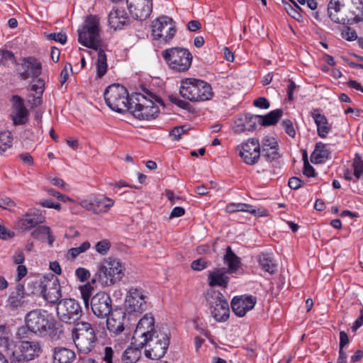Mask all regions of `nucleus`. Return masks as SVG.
<instances>
[{
  "mask_svg": "<svg viewBox=\"0 0 363 363\" xmlns=\"http://www.w3.org/2000/svg\"><path fill=\"white\" fill-rule=\"evenodd\" d=\"M11 101L13 110L11 118L13 123L15 125L26 124L28 121L29 112L24 106L23 99L18 96H13Z\"/></svg>",
  "mask_w": 363,
  "mask_h": 363,
  "instance_id": "nucleus-20",
  "label": "nucleus"
},
{
  "mask_svg": "<svg viewBox=\"0 0 363 363\" xmlns=\"http://www.w3.org/2000/svg\"><path fill=\"white\" fill-rule=\"evenodd\" d=\"M352 4L351 12L354 16V20L359 23L363 21V1L362 0H350Z\"/></svg>",
  "mask_w": 363,
  "mask_h": 363,
  "instance_id": "nucleus-42",
  "label": "nucleus"
},
{
  "mask_svg": "<svg viewBox=\"0 0 363 363\" xmlns=\"http://www.w3.org/2000/svg\"><path fill=\"white\" fill-rule=\"evenodd\" d=\"M75 275L81 282H84L90 277V273L88 269H86L83 267H79L76 269Z\"/></svg>",
  "mask_w": 363,
  "mask_h": 363,
  "instance_id": "nucleus-53",
  "label": "nucleus"
},
{
  "mask_svg": "<svg viewBox=\"0 0 363 363\" xmlns=\"http://www.w3.org/2000/svg\"><path fill=\"white\" fill-rule=\"evenodd\" d=\"M75 358V353L65 347H56L53 352L54 363H70Z\"/></svg>",
  "mask_w": 363,
  "mask_h": 363,
  "instance_id": "nucleus-29",
  "label": "nucleus"
},
{
  "mask_svg": "<svg viewBox=\"0 0 363 363\" xmlns=\"http://www.w3.org/2000/svg\"><path fill=\"white\" fill-rule=\"evenodd\" d=\"M239 156L247 164L253 165L257 162L260 154L261 146L258 140L250 138L237 147Z\"/></svg>",
  "mask_w": 363,
  "mask_h": 363,
  "instance_id": "nucleus-16",
  "label": "nucleus"
},
{
  "mask_svg": "<svg viewBox=\"0 0 363 363\" xmlns=\"http://www.w3.org/2000/svg\"><path fill=\"white\" fill-rule=\"evenodd\" d=\"M354 174L355 177L359 179L363 175V162L359 157H356L353 163Z\"/></svg>",
  "mask_w": 363,
  "mask_h": 363,
  "instance_id": "nucleus-51",
  "label": "nucleus"
},
{
  "mask_svg": "<svg viewBox=\"0 0 363 363\" xmlns=\"http://www.w3.org/2000/svg\"><path fill=\"white\" fill-rule=\"evenodd\" d=\"M311 116L317 126V133L321 138H325L330 131L331 127L327 118L319 113L318 109H314L311 112Z\"/></svg>",
  "mask_w": 363,
  "mask_h": 363,
  "instance_id": "nucleus-27",
  "label": "nucleus"
},
{
  "mask_svg": "<svg viewBox=\"0 0 363 363\" xmlns=\"http://www.w3.org/2000/svg\"><path fill=\"white\" fill-rule=\"evenodd\" d=\"M114 200L106 196L96 197L92 202V213H106L114 205Z\"/></svg>",
  "mask_w": 363,
  "mask_h": 363,
  "instance_id": "nucleus-30",
  "label": "nucleus"
},
{
  "mask_svg": "<svg viewBox=\"0 0 363 363\" xmlns=\"http://www.w3.org/2000/svg\"><path fill=\"white\" fill-rule=\"evenodd\" d=\"M227 273L228 272L224 268L216 269L209 272L208 276L209 286L226 288L229 281V278L226 275Z\"/></svg>",
  "mask_w": 363,
  "mask_h": 363,
  "instance_id": "nucleus-26",
  "label": "nucleus"
},
{
  "mask_svg": "<svg viewBox=\"0 0 363 363\" xmlns=\"http://www.w3.org/2000/svg\"><path fill=\"white\" fill-rule=\"evenodd\" d=\"M42 347L38 341H21L13 352L11 363H24L39 357Z\"/></svg>",
  "mask_w": 363,
  "mask_h": 363,
  "instance_id": "nucleus-11",
  "label": "nucleus"
},
{
  "mask_svg": "<svg viewBox=\"0 0 363 363\" xmlns=\"http://www.w3.org/2000/svg\"><path fill=\"white\" fill-rule=\"evenodd\" d=\"M143 93L135 92L131 95L130 111L140 120H152L159 114V107L156 104H162V99L143 88Z\"/></svg>",
  "mask_w": 363,
  "mask_h": 363,
  "instance_id": "nucleus-2",
  "label": "nucleus"
},
{
  "mask_svg": "<svg viewBox=\"0 0 363 363\" xmlns=\"http://www.w3.org/2000/svg\"><path fill=\"white\" fill-rule=\"evenodd\" d=\"M125 313L122 310H117L111 313L108 318L103 320L92 318V350L105 363H113L114 351L111 347L106 345L107 333L106 327L115 334L121 333L124 329Z\"/></svg>",
  "mask_w": 363,
  "mask_h": 363,
  "instance_id": "nucleus-1",
  "label": "nucleus"
},
{
  "mask_svg": "<svg viewBox=\"0 0 363 363\" xmlns=\"http://www.w3.org/2000/svg\"><path fill=\"white\" fill-rule=\"evenodd\" d=\"M79 43L88 48H91V24H85L78 30Z\"/></svg>",
  "mask_w": 363,
  "mask_h": 363,
  "instance_id": "nucleus-37",
  "label": "nucleus"
},
{
  "mask_svg": "<svg viewBox=\"0 0 363 363\" xmlns=\"http://www.w3.org/2000/svg\"><path fill=\"white\" fill-rule=\"evenodd\" d=\"M125 267L117 259L108 257L104 259L98 267L96 278L92 279V284L97 279L106 286L115 284L124 276Z\"/></svg>",
  "mask_w": 363,
  "mask_h": 363,
  "instance_id": "nucleus-5",
  "label": "nucleus"
},
{
  "mask_svg": "<svg viewBox=\"0 0 363 363\" xmlns=\"http://www.w3.org/2000/svg\"><path fill=\"white\" fill-rule=\"evenodd\" d=\"M126 2L128 8L135 20L144 21L150 16L152 10L148 5H145L141 9L138 8L133 9V6L131 3H129V0H126Z\"/></svg>",
  "mask_w": 363,
  "mask_h": 363,
  "instance_id": "nucleus-35",
  "label": "nucleus"
},
{
  "mask_svg": "<svg viewBox=\"0 0 363 363\" xmlns=\"http://www.w3.org/2000/svg\"><path fill=\"white\" fill-rule=\"evenodd\" d=\"M106 104L116 112L130 110L131 96L129 98L127 89L120 84L108 86L104 94Z\"/></svg>",
  "mask_w": 363,
  "mask_h": 363,
  "instance_id": "nucleus-6",
  "label": "nucleus"
},
{
  "mask_svg": "<svg viewBox=\"0 0 363 363\" xmlns=\"http://www.w3.org/2000/svg\"><path fill=\"white\" fill-rule=\"evenodd\" d=\"M41 64L34 57H28L23 60L18 69L21 79L38 77L41 74Z\"/></svg>",
  "mask_w": 363,
  "mask_h": 363,
  "instance_id": "nucleus-22",
  "label": "nucleus"
},
{
  "mask_svg": "<svg viewBox=\"0 0 363 363\" xmlns=\"http://www.w3.org/2000/svg\"><path fill=\"white\" fill-rule=\"evenodd\" d=\"M42 96L43 95H39V94H37V96H34V95L29 96L28 103L35 107H37V106L41 105V104L43 102Z\"/></svg>",
  "mask_w": 363,
  "mask_h": 363,
  "instance_id": "nucleus-62",
  "label": "nucleus"
},
{
  "mask_svg": "<svg viewBox=\"0 0 363 363\" xmlns=\"http://www.w3.org/2000/svg\"><path fill=\"white\" fill-rule=\"evenodd\" d=\"M281 125L285 132L291 138L296 135V130L293 126V123L290 120H284L281 122Z\"/></svg>",
  "mask_w": 363,
  "mask_h": 363,
  "instance_id": "nucleus-52",
  "label": "nucleus"
},
{
  "mask_svg": "<svg viewBox=\"0 0 363 363\" xmlns=\"http://www.w3.org/2000/svg\"><path fill=\"white\" fill-rule=\"evenodd\" d=\"M40 289L44 299L51 304H57L62 297L61 286L56 277L44 279L40 282Z\"/></svg>",
  "mask_w": 363,
  "mask_h": 363,
  "instance_id": "nucleus-18",
  "label": "nucleus"
},
{
  "mask_svg": "<svg viewBox=\"0 0 363 363\" xmlns=\"http://www.w3.org/2000/svg\"><path fill=\"white\" fill-rule=\"evenodd\" d=\"M14 233L7 230L5 227L0 225V238L6 240L14 236Z\"/></svg>",
  "mask_w": 363,
  "mask_h": 363,
  "instance_id": "nucleus-63",
  "label": "nucleus"
},
{
  "mask_svg": "<svg viewBox=\"0 0 363 363\" xmlns=\"http://www.w3.org/2000/svg\"><path fill=\"white\" fill-rule=\"evenodd\" d=\"M187 130L188 128L186 125L177 126L169 132V135L173 137L174 140H178L181 138L182 135L187 131Z\"/></svg>",
  "mask_w": 363,
  "mask_h": 363,
  "instance_id": "nucleus-50",
  "label": "nucleus"
},
{
  "mask_svg": "<svg viewBox=\"0 0 363 363\" xmlns=\"http://www.w3.org/2000/svg\"><path fill=\"white\" fill-rule=\"evenodd\" d=\"M224 262L228 266V269H226L228 273L235 272L239 267L240 259L234 254L230 247H227L226 254L224 256Z\"/></svg>",
  "mask_w": 363,
  "mask_h": 363,
  "instance_id": "nucleus-36",
  "label": "nucleus"
},
{
  "mask_svg": "<svg viewBox=\"0 0 363 363\" xmlns=\"http://www.w3.org/2000/svg\"><path fill=\"white\" fill-rule=\"evenodd\" d=\"M179 93L181 96L191 102L211 100L213 96L212 87L207 82L196 79L185 78L181 81Z\"/></svg>",
  "mask_w": 363,
  "mask_h": 363,
  "instance_id": "nucleus-3",
  "label": "nucleus"
},
{
  "mask_svg": "<svg viewBox=\"0 0 363 363\" xmlns=\"http://www.w3.org/2000/svg\"><path fill=\"white\" fill-rule=\"evenodd\" d=\"M72 72V65L69 62H67L65 65V67L63 69L61 72L60 74V83L61 85H63L69 77V73Z\"/></svg>",
  "mask_w": 363,
  "mask_h": 363,
  "instance_id": "nucleus-55",
  "label": "nucleus"
},
{
  "mask_svg": "<svg viewBox=\"0 0 363 363\" xmlns=\"http://www.w3.org/2000/svg\"><path fill=\"white\" fill-rule=\"evenodd\" d=\"M191 266L194 270L201 271L207 267V262L203 259H199L193 261Z\"/></svg>",
  "mask_w": 363,
  "mask_h": 363,
  "instance_id": "nucleus-58",
  "label": "nucleus"
},
{
  "mask_svg": "<svg viewBox=\"0 0 363 363\" xmlns=\"http://www.w3.org/2000/svg\"><path fill=\"white\" fill-rule=\"evenodd\" d=\"M31 90L36 94L43 95L45 90V82L42 79H38L31 86Z\"/></svg>",
  "mask_w": 363,
  "mask_h": 363,
  "instance_id": "nucleus-54",
  "label": "nucleus"
},
{
  "mask_svg": "<svg viewBox=\"0 0 363 363\" xmlns=\"http://www.w3.org/2000/svg\"><path fill=\"white\" fill-rule=\"evenodd\" d=\"M127 13L123 9L113 8L108 15V23H125Z\"/></svg>",
  "mask_w": 363,
  "mask_h": 363,
  "instance_id": "nucleus-40",
  "label": "nucleus"
},
{
  "mask_svg": "<svg viewBox=\"0 0 363 363\" xmlns=\"http://www.w3.org/2000/svg\"><path fill=\"white\" fill-rule=\"evenodd\" d=\"M341 35L343 38L349 41L354 40L357 38L356 31L348 26H345L341 29Z\"/></svg>",
  "mask_w": 363,
  "mask_h": 363,
  "instance_id": "nucleus-49",
  "label": "nucleus"
},
{
  "mask_svg": "<svg viewBox=\"0 0 363 363\" xmlns=\"http://www.w3.org/2000/svg\"><path fill=\"white\" fill-rule=\"evenodd\" d=\"M169 344V338L166 332H155L147 337L145 351L146 356L152 359L162 358L166 353Z\"/></svg>",
  "mask_w": 363,
  "mask_h": 363,
  "instance_id": "nucleus-9",
  "label": "nucleus"
},
{
  "mask_svg": "<svg viewBox=\"0 0 363 363\" xmlns=\"http://www.w3.org/2000/svg\"><path fill=\"white\" fill-rule=\"evenodd\" d=\"M254 105L260 108L267 109L269 107V101L264 97H259L254 101Z\"/></svg>",
  "mask_w": 363,
  "mask_h": 363,
  "instance_id": "nucleus-61",
  "label": "nucleus"
},
{
  "mask_svg": "<svg viewBox=\"0 0 363 363\" xmlns=\"http://www.w3.org/2000/svg\"><path fill=\"white\" fill-rule=\"evenodd\" d=\"M111 310V300L107 294L101 291L92 296V313L99 320L105 319Z\"/></svg>",
  "mask_w": 363,
  "mask_h": 363,
  "instance_id": "nucleus-19",
  "label": "nucleus"
},
{
  "mask_svg": "<svg viewBox=\"0 0 363 363\" xmlns=\"http://www.w3.org/2000/svg\"><path fill=\"white\" fill-rule=\"evenodd\" d=\"M282 114L283 111L281 109H276L270 111L265 116H256L257 121L263 126L273 125L278 122Z\"/></svg>",
  "mask_w": 363,
  "mask_h": 363,
  "instance_id": "nucleus-32",
  "label": "nucleus"
},
{
  "mask_svg": "<svg viewBox=\"0 0 363 363\" xmlns=\"http://www.w3.org/2000/svg\"><path fill=\"white\" fill-rule=\"evenodd\" d=\"M13 143L12 133L9 131H2L0 133V154L5 152L9 150Z\"/></svg>",
  "mask_w": 363,
  "mask_h": 363,
  "instance_id": "nucleus-41",
  "label": "nucleus"
},
{
  "mask_svg": "<svg viewBox=\"0 0 363 363\" xmlns=\"http://www.w3.org/2000/svg\"><path fill=\"white\" fill-rule=\"evenodd\" d=\"M89 247L90 243L87 241L84 242L79 247L69 249L67 254V258L68 259H74L79 254L86 251Z\"/></svg>",
  "mask_w": 363,
  "mask_h": 363,
  "instance_id": "nucleus-44",
  "label": "nucleus"
},
{
  "mask_svg": "<svg viewBox=\"0 0 363 363\" xmlns=\"http://www.w3.org/2000/svg\"><path fill=\"white\" fill-rule=\"evenodd\" d=\"M262 152L267 161H273L279 157L278 143L272 136H266L262 141Z\"/></svg>",
  "mask_w": 363,
  "mask_h": 363,
  "instance_id": "nucleus-24",
  "label": "nucleus"
},
{
  "mask_svg": "<svg viewBox=\"0 0 363 363\" xmlns=\"http://www.w3.org/2000/svg\"><path fill=\"white\" fill-rule=\"evenodd\" d=\"M304 160V169L303 174L308 177H314L315 176V169L314 168L308 163L307 160V155H303Z\"/></svg>",
  "mask_w": 363,
  "mask_h": 363,
  "instance_id": "nucleus-56",
  "label": "nucleus"
},
{
  "mask_svg": "<svg viewBox=\"0 0 363 363\" xmlns=\"http://www.w3.org/2000/svg\"><path fill=\"white\" fill-rule=\"evenodd\" d=\"M0 65L6 66L10 63H16V57L11 51L1 49L0 50Z\"/></svg>",
  "mask_w": 363,
  "mask_h": 363,
  "instance_id": "nucleus-45",
  "label": "nucleus"
},
{
  "mask_svg": "<svg viewBox=\"0 0 363 363\" xmlns=\"http://www.w3.org/2000/svg\"><path fill=\"white\" fill-rule=\"evenodd\" d=\"M16 206V203L10 198L5 197L0 199V207L4 209L11 210Z\"/></svg>",
  "mask_w": 363,
  "mask_h": 363,
  "instance_id": "nucleus-59",
  "label": "nucleus"
},
{
  "mask_svg": "<svg viewBox=\"0 0 363 363\" xmlns=\"http://www.w3.org/2000/svg\"><path fill=\"white\" fill-rule=\"evenodd\" d=\"M259 263L264 271L273 274L277 271V265L274 263L272 257L268 254H262L259 256Z\"/></svg>",
  "mask_w": 363,
  "mask_h": 363,
  "instance_id": "nucleus-38",
  "label": "nucleus"
},
{
  "mask_svg": "<svg viewBox=\"0 0 363 363\" xmlns=\"http://www.w3.org/2000/svg\"><path fill=\"white\" fill-rule=\"evenodd\" d=\"M147 296L140 287L128 289L125 299V309L130 314H140L146 310Z\"/></svg>",
  "mask_w": 363,
  "mask_h": 363,
  "instance_id": "nucleus-10",
  "label": "nucleus"
},
{
  "mask_svg": "<svg viewBox=\"0 0 363 363\" xmlns=\"http://www.w3.org/2000/svg\"><path fill=\"white\" fill-rule=\"evenodd\" d=\"M256 303L257 298L253 296H241L233 298L231 301V308L237 316L243 317L254 308Z\"/></svg>",
  "mask_w": 363,
  "mask_h": 363,
  "instance_id": "nucleus-21",
  "label": "nucleus"
},
{
  "mask_svg": "<svg viewBox=\"0 0 363 363\" xmlns=\"http://www.w3.org/2000/svg\"><path fill=\"white\" fill-rule=\"evenodd\" d=\"M363 325V308L359 311V316L354 321L353 325L352 326V332H355L358 328H359Z\"/></svg>",
  "mask_w": 363,
  "mask_h": 363,
  "instance_id": "nucleus-64",
  "label": "nucleus"
},
{
  "mask_svg": "<svg viewBox=\"0 0 363 363\" xmlns=\"http://www.w3.org/2000/svg\"><path fill=\"white\" fill-rule=\"evenodd\" d=\"M329 156V152L326 150V146L323 143H318L311 156V160L313 163L320 164L325 162Z\"/></svg>",
  "mask_w": 363,
  "mask_h": 363,
  "instance_id": "nucleus-33",
  "label": "nucleus"
},
{
  "mask_svg": "<svg viewBox=\"0 0 363 363\" xmlns=\"http://www.w3.org/2000/svg\"><path fill=\"white\" fill-rule=\"evenodd\" d=\"M226 211L228 213H234L237 211L247 212L251 214L257 215V210L253 208L252 206L247 203H231L226 206Z\"/></svg>",
  "mask_w": 363,
  "mask_h": 363,
  "instance_id": "nucleus-39",
  "label": "nucleus"
},
{
  "mask_svg": "<svg viewBox=\"0 0 363 363\" xmlns=\"http://www.w3.org/2000/svg\"><path fill=\"white\" fill-rule=\"evenodd\" d=\"M257 121L256 116L246 114L238 117L235 120L233 130L235 133L252 131L255 129Z\"/></svg>",
  "mask_w": 363,
  "mask_h": 363,
  "instance_id": "nucleus-25",
  "label": "nucleus"
},
{
  "mask_svg": "<svg viewBox=\"0 0 363 363\" xmlns=\"http://www.w3.org/2000/svg\"><path fill=\"white\" fill-rule=\"evenodd\" d=\"M347 1V0H330L328 7V11L330 17L332 18L333 11H334L335 12L340 11V9L343 6H345ZM331 20L333 21L334 23H340V21L338 19L335 20L333 18H331Z\"/></svg>",
  "mask_w": 363,
  "mask_h": 363,
  "instance_id": "nucleus-43",
  "label": "nucleus"
},
{
  "mask_svg": "<svg viewBox=\"0 0 363 363\" xmlns=\"http://www.w3.org/2000/svg\"><path fill=\"white\" fill-rule=\"evenodd\" d=\"M27 328L40 337L56 335L55 320L46 311L33 310L28 313L25 318Z\"/></svg>",
  "mask_w": 363,
  "mask_h": 363,
  "instance_id": "nucleus-4",
  "label": "nucleus"
},
{
  "mask_svg": "<svg viewBox=\"0 0 363 363\" xmlns=\"http://www.w3.org/2000/svg\"><path fill=\"white\" fill-rule=\"evenodd\" d=\"M155 330V318L150 313H147L138 323L133 333L134 343L139 347L147 345V337L153 335Z\"/></svg>",
  "mask_w": 363,
  "mask_h": 363,
  "instance_id": "nucleus-14",
  "label": "nucleus"
},
{
  "mask_svg": "<svg viewBox=\"0 0 363 363\" xmlns=\"http://www.w3.org/2000/svg\"><path fill=\"white\" fill-rule=\"evenodd\" d=\"M81 297L84 301L86 307L89 306V301L91 296V283L87 282L85 284L81 285L78 287Z\"/></svg>",
  "mask_w": 363,
  "mask_h": 363,
  "instance_id": "nucleus-47",
  "label": "nucleus"
},
{
  "mask_svg": "<svg viewBox=\"0 0 363 363\" xmlns=\"http://www.w3.org/2000/svg\"><path fill=\"white\" fill-rule=\"evenodd\" d=\"M24 286L18 284L16 291L11 293L7 301V306L12 310L25 307L26 301L24 300Z\"/></svg>",
  "mask_w": 363,
  "mask_h": 363,
  "instance_id": "nucleus-28",
  "label": "nucleus"
},
{
  "mask_svg": "<svg viewBox=\"0 0 363 363\" xmlns=\"http://www.w3.org/2000/svg\"><path fill=\"white\" fill-rule=\"evenodd\" d=\"M91 324L86 322L78 323L72 331V337L79 352L87 354L91 351Z\"/></svg>",
  "mask_w": 363,
  "mask_h": 363,
  "instance_id": "nucleus-15",
  "label": "nucleus"
},
{
  "mask_svg": "<svg viewBox=\"0 0 363 363\" xmlns=\"http://www.w3.org/2000/svg\"><path fill=\"white\" fill-rule=\"evenodd\" d=\"M151 31L153 39L167 43L173 38L177 29L174 24H152Z\"/></svg>",
  "mask_w": 363,
  "mask_h": 363,
  "instance_id": "nucleus-23",
  "label": "nucleus"
},
{
  "mask_svg": "<svg viewBox=\"0 0 363 363\" xmlns=\"http://www.w3.org/2000/svg\"><path fill=\"white\" fill-rule=\"evenodd\" d=\"M144 347H139L134 343V339L132 337L131 345L128 347L123 354V360L125 363H135L139 360L141 356L140 350Z\"/></svg>",
  "mask_w": 363,
  "mask_h": 363,
  "instance_id": "nucleus-31",
  "label": "nucleus"
},
{
  "mask_svg": "<svg viewBox=\"0 0 363 363\" xmlns=\"http://www.w3.org/2000/svg\"><path fill=\"white\" fill-rule=\"evenodd\" d=\"M96 31L97 24H92V50L97 52L96 73L98 78H101L106 73L108 68L107 57L105 54L107 45L96 34Z\"/></svg>",
  "mask_w": 363,
  "mask_h": 363,
  "instance_id": "nucleus-13",
  "label": "nucleus"
},
{
  "mask_svg": "<svg viewBox=\"0 0 363 363\" xmlns=\"http://www.w3.org/2000/svg\"><path fill=\"white\" fill-rule=\"evenodd\" d=\"M31 236L37 240H48V243L52 245L54 242V237L51 235L50 228L46 225H40L31 232Z\"/></svg>",
  "mask_w": 363,
  "mask_h": 363,
  "instance_id": "nucleus-34",
  "label": "nucleus"
},
{
  "mask_svg": "<svg viewBox=\"0 0 363 363\" xmlns=\"http://www.w3.org/2000/svg\"><path fill=\"white\" fill-rule=\"evenodd\" d=\"M81 315L82 308L74 298H64L57 304V315L65 323H74L79 319Z\"/></svg>",
  "mask_w": 363,
  "mask_h": 363,
  "instance_id": "nucleus-12",
  "label": "nucleus"
},
{
  "mask_svg": "<svg viewBox=\"0 0 363 363\" xmlns=\"http://www.w3.org/2000/svg\"><path fill=\"white\" fill-rule=\"evenodd\" d=\"M45 218L40 210L30 208L26 213L18 217L15 222L16 229L24 232L30 230L45 222Z\"/></svg>",
  "mask_w": 363,
  "mask_h": 363,
  "instance_id": "nucleus-17",
  "label": "nucleus"
},
{
  "mask_svg": "<svg viewBox=\"0 0 363 363\" xmlns=\"http://www.w3.org/2000/svg\"><path fill=\"white\" fill-rule=\"evenodd\" d=\"M111 246V243L109 240L104 239L97 243H96L94 248L96 251L101 255H106L108 254Z\"/></svg>",
  "mask_w": 363,
  "mask_h": 363,
  "instance_id": "nucleus-46",
  "label": "nucleus"
},
{
  "mask_svg": "<svg viewBox=\"0 0 363 363\" xmlns=\"http://www.w3.org/2000/svg\"><path fill=\"white\" fill-rule=\"evenodd\" d=\"M206 299L211 306V315L216 321L225 322L229 318L228 302L219 291H208Z\"/></svg>",
  "mask_w": 363,
  "mask_h": 363,
  "instance_id": "nucleus-8",
  "label": "nucleus"
},
{
  "mask_svg": "<svg viewBox=\"0 0 363 363\" xmlns=\"http://www.w3.org/2000/svg\"><path fill=\"white\" fill-rule=\"evenodd\" d=\"M0 347L5 349L10 347L9 333L5 325H0Z\"/></svg>",
  "mask_w": 363,
  "mask_h": 363,
  "instance_id": "nucleus-48",
  "label": "nucleus"
},
{
  "mask_svg": "<svg viewBox=\"0 0 363 363\" xmlns=\"http://www.w3.org/2000/svg\"><path fill=\"white\" fill-rule=\"evenodd\" d=\"M303 182L298 177H294L289 179L288 185L292 189H298L301 187Z\"/></svg>",
  "mask_w": 363,
  "mask_h": 363,
  "instance_id": "nucleus-60",
  "label": "nucleus"
},
{
  "mask_svg": "<svg viewBox=\"0 0 363 363\" xmlns=\"http://www.w3.org/2000/svg\"><path fill=\"white\" fill-rule=\"evenodd\" d=\"M48 38L50 40H52L57 42L60 43L61 44H65L67 41V36L65 33H52L48 35Z\"/></svg>",
  "mask_w": 363,
  "mask_h": 363,
  "instance_id": "nucleus-57",
  "label": "nucleus"
},
{
  "mask_svg": "<svg viewBox=\"0 0 363 363\" xmlns=\"http://www.w3.org/2000/svg\"><path fill=\"white\" fill-rule=\"evenodd\" d=\"M162 55L169 66L178 72L189 69L192 62L191 52L184 48H172L162 51Z\"/></svg>",
  "mask_w": 363,
  "mask_h": 363,
  "instance_id": "nucleus-7",
  "label": "nucleus"
}]
</instances>
